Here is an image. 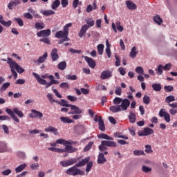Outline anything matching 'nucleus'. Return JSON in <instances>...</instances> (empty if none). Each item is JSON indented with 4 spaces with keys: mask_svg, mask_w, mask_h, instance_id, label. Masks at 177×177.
I'll return each instance as SVG.
<instances>
[{
    "mask_svg": "<svg viewBox=\"0 0 177 177\" xmlns=\"http://www.w3.org/2000/svg\"><path fill=\"white\" fill-rule=\"evenodd\" d=\"M7 63L11 69V73L14 76V80L17 79V73L19 74H23V73H24V68L20 67V65L17 64L16 62L12 60V58L8 57ZM15 70H17V72H16Z\"/></svg>",
    "mask_w": 177,
    "mask_h": 177,
    "instance_id": "obj_1",
    "label": "nucleus"
},
{
    "mask_svg": "<svg viewBox=\"0 0 177 177\" xmlns=\"http://www.w3.org/2000/svg\"><path fill=\"white\" fill-rule=\"evenodd\" d=\"M57 143L59 145H63L64 146H65L66 149V153H75V151L78 150V149L73 147L72 146V145H75L74 141H71V140L67 141L66 140L59 138L57 140Z\"/></svg>",
    "mask_w": 177,
    "mask_h": 177,
    "instance_id": "obj_2",
    "label": "nucleus"
},
{
    "mask_svg": "<svg viewBox=\"0 0 177 177\" xmlns=\"http://www.w3.org/2000/svg\"><path fill=\"white\" fill-rule=\"evenodd\" d=\"M79 166L75 164L74 166L68 168L66 170V174L67 175H71V176H77L78 175L84 176L85 175V172L79 169Z\"/></svg>",
    "mask_w": 177,
    "mask_h": 177,
    "instance_id": "obj_3",
    "label": "nucleus"
},
{
    "mask_svg": "<svg viewBox=\"0 0 177 177\" xmlns=\"http://www.w3.org/2000/svg\"><path fill=\"white\" fill-rule=\"evenodd\" d=\"M113 104H115V106H120V104H124V109H126L127 110H128V107L131 106V102L129 101V100L127 98L122 99L120 97H115L113 100Z\"/></svg>",
    "mask_w": 177,
    "mask_h": 177,
    "instance_id": "obj_4",
    "label": "nucleus"
},
{
    "mask_svg": "<svg viewBox=\"0 0 177 177\" xmlns=\"http://www.w3.org/2000/svg\"><path fill=\"white\" fill-rule=\"evenodd\" d=\"M32 75L35 77V80H37V82L40 84V85H46V88L52 86L53 84L51 80L48 83L46 80L42 79V77H41V76L36 73H32Z\"/></svg>",
    "mask_w": 177,
    "mask_h": 177,
    "instance_id": "obj_5",
    "label": "nucleus"
},
{
    "mask_svg": "<svg viewBox=\"0 0 177 177\" xmlns=\"http://www.w3.org/2000/svg\"><path fill=\"white\" fill-rule=\"evenodd\" d=\"M75 162H77V158H71V159L61 161L60 165L62 166L63 168H67V167H71V165H74Z\"/></svg>",
    "mask_w": 177,
    "mask_h": 177,
    "instance_id": "obj_6",
    "label": "nucleus"
},
{
    "mask_svg": "<svg viewBox=\"0 0 177 177\" xmlns=\"http://www.w3.org/2000/svg\"><path fill=\"white\" fill-rule=\"evenodd\" d=\"M55 38H58L59 39H64V41H70V38L68 37V33H67L64 30H59L56 32Z\"/></svg>",
    "mask_w": 177,
    "mask_h": 177,
    "instance_id": "obj_7",
    "label": "nucleus"
},
{
    "mask_svg": "<svg viewBox=\"0 0 177 177\" xmlns=\"http://www.w3.org/2000/svg\"><path fill=\"white\" fill-rule=\"evenodd\" d=\"M124 104H120V105H114L111 106L109 108V110L112 111V113H119V111H127V109L124 108Z\"/></svg>",
    "mask_w": 177,
    "mask_h": 177,
    "instance_id": "obj_8",
    "label": "nucleus"
},
{
    "mask_svg": "<svg viewBox=\"0 0 177 177\" xmlns=\"http://www.w3.org/2000/svg\"><path fill=\"white\" fill-rule=\"evenodd\" d=\"M159 115L161 118H164L165 121L166 122H171V115H169V113L165 111V109H161L159 111Z\"/></svg>",
    "mask_w": 177,
    "mask_h": 177,
    "instance_id": "obj_9",
    "label": "nucleus"
},
{
    "mask_svg": "<svg viewBox=\"0 0 177 177\" xmlns=\"http://www.w3.org/2000/svg\"><path fill=\"white\" fill-rule=\"evenodd\" d=\"M111 27L112 30H113L115 33H117V30L120 31V32H122V31H124V27L121 26V22H120V21H116L115 23L113 22Z\"/></svg>",
    "mask_w": 177,
    "mask_h": 177,
    "instance_id": "obj_10",
    "label": "nucleus"
},
{
    "mask_svg": "<svg viewBox=\"0 0 177 177\" xmlns=\"http://www.w3.org/2000/svg\"><path fill=\"white\" fill-rule=\"evenodd\" d=\"M154 133V131L149 127L145 128L143 131H140L138 133V136H149Z\"/></svg>",
    "mask_w": 177,
    "mask_h": 177,
    "instance_id": "obj_11",
    "label": "nucleus"
},
{
    "mask_svg": "<svg viewBox=\"0 0 177 177\" xmlns=\"http://www.w3.org/2000/svg\"><path fill=\"white\" fill-rule=\"evenodd\" d=\"M113 77V72L110 70H104L101 73L100 79L101 80H109Z\"/></svg>",
    "mask_w": 177,
    "mask_h": 177,
    "instance_id": "obj_12",
    "label": "nucleus"
},
{
    "mask_svg": "<svg viewBox=\"0 0 177 177\" xmlns=\"http://www.w3.org/2000/svg\"><path fill=\"white\" fill-rule=\"evenodd\" d=\"M51 34L50 29L47 30H43L39 32H37V36L39 37V38H46L49 37Z\"/></svg>",
    "mask_w": 177,
    "mask_h": 177,
    "instance_id": "obj_13",
    "label": "nucleus"
},
{
    "mask_svg": "<svg viewBox=\"0 0 177 177\" xmlns=\"http://www.w3.org/2000/svg\"><path fill=\"white\" fill-rule=\"evenodd\" d=\"M29 117H30V118H41L44 117V113L35 109H32L31 113L29 114Z\"/></svg>",
    "mask_w": 177,
    "mask_h": 177,
    "instance_id": "obj_14",
    "label": "nucleus"
},
{
    "mask_svg": "<svg viewBox=\"0 0 177 177\" xmlns=\"http://www.w3.org/2000/svg\"><path fill=\"white\" fill-rule=\"evenodd\" d=\"M84 59L86 60V63L88 64V67H90L91 68H94L95 67H96V62H95V60H93V59H92L88 56H85Z\"/></svg>",
    "mask_w": 177,
    "mask_h": 177,
    "instance_id": "obj_15",
    "label": "nucleus"
},
{
    "mask_svg": "<svg viewBox=\"0 0 177 177\" xmlns=\"http://www.w3.org/2000/svg\"><path fill=\"white\" fill-rule=\"evenodd\" d=\"M6 112L7 113V114H8V115H10L11 118H12L14 121H15V122H20V120H19V118L16 116V115L15 114V113H13V111H12V109H6Z\"/></svg>",
    "mask_w": 177,
    "mask_h": 177,
    "instance_id": "obj_16",
    "label": "nucleus"
},
{
    "mask_svg": "<svg viewBox=\"0 0 177 177\" xmlns=\"http://www.w3.org/2000/svg\"><path fill=\"white\" fill-rule=\"evenodd\" d=\"M71 109L72 110L71 112H69L68 114H82V111L75 105H71Z\"/></svg>",
    "mask_w": 177,
    "mask_h": 177,
    "instance_id": "obj_17",
    "label": "nucleus"
},
{
    "mask_svg": "<svg viewBox=\"0 0 177 177\" xmlns=\"http://www.w3.org/2000/svg\"><path fill=\"white\" fill-rule=\"evenodd\" d=\"M87 30H89V28L86 26V24L82 26L80 31L78 33L80 38H82L85 36Z\"/></svg>",
    "mask_w": 177,
    "mask_h": 177,
    "instance_id": "obj_18",
    "label": "nucleus"
},
{
    "mask_svg": "<svg viewBox=\"0 0 177 177\" xmlns=\"http://www.w3.org/2000/svg\"><path fill=\"white\" fill-rule=\"evenodd\" d=\"M17 5H20V0H11L8 5V8L9 10H12Z\"/></svg>",
    "mask_w": 177,
    "mask_h": 177,
    "instance_id": "obj_19",
    "label": "nucleus"
},
{
    "mask_svg": "<svg viewBox=\"0 0 177 177\" xmlns=\"http://www.w3.org/2000/svg\"><path fill=\"white\" fill-rule=\"evenodd\" d=\"M51 58L53 62H57L59 59V54L57 53V49L53 48L51 51Z\"/></svg>",
    "mask_w": 177,
    "mask_h": 177,
    "instance_id": "obj_20",
    "label": "nucleus"
},
{
    "mask_svg": "<svg viewBox=\"0 0 177 177\" xmlns=\"http://www.w3.org/2000/svg\"><path fill=\"white\" fill-rule=\"evenodd\" d=\"M107 159L104 157V154L103 153H100L98 154V158L97 160V164H104V162H106Z\"/></svg>",
    "mask_w": 177,
    "mask_h": 177,
    "instance_id": "obj_21",
    "label": "nucleus"
},
{
    "mask_svg": "<svg viewBox=\"0 0 177 177\" xmlns=\"http://www.w3.org/2000/svg\"><path fill=\"white\" fill-rule=\"evenodd\" d=\"M0 24H2L4 27H10V26H12V21L9 20L8 21H5L3 16L0 15Z\"/></svg>",
    "mask_w": 177,
    "mask_h": 177,
    "instance_id": "obj_22",
    "label": "nucleus"
},
{
    "mask_svg": "<svg viewBox=\"0 0 177 177\" xmlns=\"http://www.w3.org/2000/svg\"><path fill=\"white\" fill-rule=\"evenodd\" d=\"M126 5L129 10H135V9L138 8V6H136V4H135V3L132 2L131 1H127Z\"/></svg>",
    "mask_w": 177,
    "mask_h": 177,
    "instance_id": "obj_23",
    "label": "nucleus"
},
{
    "mask_svg": "<svg viewBox=\"0 0 177 177\" xmlns=\"http://www.w3.org/2000/svg\"><path fill=\"white\" fill-rule=\"evenodd\" d=\"M48 59V53L46 52L43 55L40 56L37 60V63L38 64H41L42 63H45V60Z\"/></svg>",
    "mask_w": 177,
    "mask_h": 177,
    "instance_id": "obj_24",
    "label": "nucleus"
},
{
    "mask_svg": "<svg viewBox=\"0 0 177 177\" xmlns=\"http://www.w3.org/2000/svg\"><path fill=\"white\" fill-rule=\"evenodd\" d=\"M45 132H52L54 135H58L57 129L56 127H53L52 126H49L48 127L44 129Z\"/></svg>",
    "mask_w": 177,
    "mask_h": 177,
    "instance_id": "obj_25",
    "label": "nucleus"
},
{
    "mask_svg": "<svg viewBox=\"0 0 177 177\" xmlns=\"http://www.w3.org/2000/svg\"><path fill=\"white\" fill-rule=\"evenodd\" d=\"M91 160V157H86L84 159H82L80 160L78 163L76 164V165H78L80 167H84V165L88 164L89 162V160Z\"/></svg>",
    "mask_w": 177,
    "mask_h": 177,
    "instance_id": "obj_26",
    "label": "nucleus"
},
{
    "mask_svg": "<svg viewBox=\"0 0 177 177\" xmlns=\"http://www.w3.org/2000/svg\"><path fill=\"white\" fill-rule=\"evenodd\" d=\"M26 168H27V164L23 163L15 168V172L16 174H20V172L26 169Z\"/></svg>",
    "mask_w": 177,
    "mask_h": 177,
    "instance_id": "obj_27",
    "label": "nucleus"
},
{
    "mask_svg": "<svg viewBox=\"0 0 177 177\" xmlns=\"http://www.w3.org/2000/svg\"><path fill=\"white\" fill-rule=\"evenodd\" d=\"M85 23L88 28H91V27H93V26H95V20H93V18H87L85 19Z\"/></svg>",
    "mask_w": 177,
    "mask_h": 177,
    "instance_id": "obj_28",
    "label": "nucleus"
},
{
    "mask_svg": "<svg viewBox=\"0 0 177 177\" xmlns=\"http://www.w3.org/2000/svg\"><path fill=\"white\" fill-rule=\"evenodd\" d=\"M12 112L14 114H16L17 117H19V118H23L24 117V114L23 113V111L19 110V108L15 107L12 109Z\"/></svg>",
    "mask_w": 177,
    "mask_h": 177,
    "instance_id": "obj_29",
    "label": "nucleus"
},
{
    "mask_svg": "<svg viewBox=\"0 0 177 177\" xmlns=\"http://www.w3.org/2000/svg\"><path fill=\"white\" fill-rule=\"evenodd\" d=\"M138 48L136 46H133L130 52L129 56L131 59H135L136 57V55H138Z\"/></svg>",
    "mask_w": 177,
    "mask_h": 177,
    "instance_id": "obj_30",
    "label": "nucleus"
},
{
    "mask_svg": "<svg viewBox=\"0 0 177 177\" xmlns=\"http://www.w3.org/2000/svg\"><path fill=\"white\" fill-rule=\"evenodd\" d=\"M99 129L100 131H104L106 129V127H104V121H103V118H102V116H99Z\"/></svg>",
    "mask_w": 177,
    "mask_h": 177,
    "instance_id": "obj_31",
    "label": "nucleus"
},
{
    "mask_svg": "<svg viewBox=\"0 0 177 177\" xmlns=\"http://www.w3.org/2000/svg\"><path fill=\"white\" fill-rule=\"evenodd\" d=\"M129 120L131 124H134V122L136 121V114H135V113L133 111H131L129 113Z\"/></svg>",
    "mask_w": 177,
    "mask_h": 177,
    "instance_id": "obj_32",
    "label": "nucleus"
},
{
    "mask_svg": "<svg viewBox=\"0 0 177 177\" xmlns=\"http://www.w3.org/2000/svg\"><path fill=\"white\" fill-rule=\"evenodd\" d=\"M98 139H106V140H114V138L110 137L109 135L105 133H101L97 136Z\"/></svg>",
    "mask_w": 177,
    "mask_h": 177,
    "instance_id": "obj_33",
    "label": "nucleus"
},
{
    "mask_svg": "<svg viewBox=\"0 0 177 177\" xmlns=\"http://www.w3.org/2000/svg\"><path fill=\"white\" fill-rule=\"evenodd\" d=\"M59 6H60V0H55L51 4V9L56 10Z\"/></svg>",
    "mask_w": 177,
    "mask_h": 177,
    "instance_id": "obj_34",
    "label": "nucleus"
},
{
    "mask_svg": "<svg viewBox=\"0 0 177 177\" xmlns=\"http://www.w3.org/2000/svg\"><path fill=\"white\" fill-rule=\"evenodd\" d=\"M60 120L64 124H73L74 122V120L68 118V117H61Z\"/></svg>",
    "mask_w": 177,
    "mask_h": 177,
    "instance_id": "obj_35",
    "label": "nucleus"
},
{
    "mask_svg": "<svg viewBox=\"0 0 177 177\" xmlns=\"http://www.w3.org/2000/svg\"><path fill=\"white\" fill-rule=\"evenodd\" d=\"M106 147H117V143L114 141L104 140Z\"/></svg>",
    "mask_w": 177,
    "mask_h": 177,
    "instance_id": "obj_36",
    "label": "nucleus"
},
{
    "mask_svg": "<svg viewBox=\"0 0 177 177\" xmlns=\"http://www.w3.org/2000/svg\"><path fill=\"white\" fill-rule=\"evenodd\" d=\"M153 21L156 23V24H158V26H161V24H162V19H161L158 15L153 17Z\"/></svg>",
    "mask_w": 177,
    "mask_h": 177,
    "instance_id": "obj_37",
    "label": "nucleus"
},
{
    "mask_svg": "<svg viewBox=\"0 0 177 177\" xmlns=\"http://www.w3.org/2000/svg\"><path fill=\"white\" fill-rule=\"evenodd\" d=\"M10 86V82L4 83L0 88V93H2V92H5V91H6V89H8Z\"/></svg>",
    "mask_w": 177,
    "mask_h": 177,
    "instance_id": "obj_38",
    "label": "nucleus"
},
{
    "mask_svg": "<svg viewBox=\"0 0 177 177\" xmlns=\"http://www.w3.org/2000/svg\"><path fill=\"white\" fill-rule=\"evenodd\" d=\"M57 103L64 107H71V104H69L68 102L66 101L65 100H61V101L59 102L57 101Z\"/></svg>",
    "mask_w": 177,
    "mask_h": 177,
    "instance_id": "obj_39",
    "label": "nucleus"
},
{
    "mask_svg": "<svg viewBox=\"0 0 177 177\" xmlns=\"http://www.w3.org/2000/svg\"><path fill=\"white\" fill-rule=\"evenodd\" d=\"M40 12L42 13L44 16H50L52 15H55V11L52 10H41Z\"/></svg>",
    "mask_w": 177,
    "mask_h": 177,
    "instance_id": "obj_40",
    "label": "nucleus"
},
{
    "mask_svg": "<svg viewBox=\"0 0 177 177\" xmlns=\"http://www.w3.org/2000/svg\"><path fill=\"white\" fill-rule=\"evenodd\" d=\"M115 138H119L120 139H124V140H128L129 138L127 135H123L121 133H115L114 134Z\"/></svg>",
    "mask_w": 177,
    "mask_h": 177,
    "instance_id": "obj_41",
    "label": "nucleus"
},
{
    "mask_svg": "<svg viewBox=\"0 0 177 177\" xmlns=\"http://www.w3.org/2000/svg\"><path fill=\"white\" fill-rule=\"evenodd\" d=\"M57 67L59 68V70H66V67H67V63H66L65 61H63L62 62H59L57 65Z\"/></svg>",
    "mask_w": 177,
    "mask_h": 177,
    "instance_id": "obj_42",
    "label": "nucleus"
},
{
    "mask_svg": "<svg viewBox=\"0 0 177 177\" xmlns=\"http://www.w3.org/2000/svg\"><path fill=\"white\" fill-rule=\"evenodd\" d=\"M35 28L37 30H44L45 28V24L44 22H37L35 25Z\"/></svg>",
    "mask_w": 177,
    "mask_h": 177,
    "instance_id": "obj_43",
    "label": "nucleus"
},
{
    "mask_svg": "<svg viewBox=\"0 0 177 177\" xmlns=\"http://www.w3.org/2000/svg\"><path fill=\"white\" fill-rule=\"evenodd\" d=\"M152 88L155 92H160L161 91V84L155 83L152 84Z\"/></svg>",
    "mask_w": 177,
    "mask_h": 177,
    "instance_id": "obj_44",
    "label": "nucleus"
},
{
    "mask_svg": "<svg viewBox=\"0 0 177 177\" xmlns=\"http://www.w3.org/2000/svg\"><path fill=\"white\" fill-rule=\"evenodd\" d=\"M97 52H98V55H103V52L104 50V45L103 44H98L97 46Z\"/></svg>",
    "mask_w": 177,
    "mask_h": 177,
    "instance_id": "obj_45",
    "label": "nucleus"
},
{
    "mask_svg": "<svg viewBox=\"0 0 177 177\" xmlns=\"http://www.w3.org/2000/svg\"><path fill=\"white\" fill-rule=\"evenodd\" d=\"M98 149L100 151H104L107 150V146L106 145L104 140L101 142V145L99 146Z\"/></svg>",
    "mask_w": 177,
    "mask_h": 177,
    "instance_id": "obj_46",
    "label": "nucleus"
},
{
    "mask_svg": "<svg viewBox=\"0 0 177 177\" xmlns=\"http://www.w3.org/2000/svg\"><path fill=\"white\" fill-rule=\"evenodd\" d=\"M92 146H93V141H91L88 143V145H86L84 148V151L86 152V151H89V150H91V149H92Z\"/></svg>",
    "mask_w": 177,
    "mask_h": 177,
    "instance_id": "obj_47",
    "label": "nucleus"
},
{
    "mask_svg": "<svg viewBox=\"0 0 177 177\" xmlns=\"http://www.w3.org/2000/svg\"><path fill=\"white\" fill-rule=\"evenodd\" d=\"M92 167H93V162L90 161L87 163L86 167V174L91 172V169H92Z\"/></svg>",
    "mask_w": 177,
    "mask_h": 177,
    "instance_id": "obj_48",
    "label": "nucleus"
},
{
    "mask_svg": "<svg viewBox=\"0 0 177 177\" xmlns=\"http://www.w3.org/2000/svg\"><path fill=\"white\" fill-rule=\"evenodd\" d=\"M166 103L171 104V102H175V97L174 95H169L165 98Z\"/></svg>",
    "mask_w": 177,
    "mask_h": 177,
    "instance_id": "obj_49",
    "label": "nucleus"
},
{
    "mask_svg": "<svg viewBox=\"0 0 177 177\" xmlns=\"http://www.w3.org/2000/svg\"><path fill=\"white\" fill-rule=\"evenodd\" d=\"M59 87L62 88V89H69L70 84L68 82H62L59 84Z\"/></svg>",
    "mask_w": 177,
    "mask_h": 177,
    "instance_id": "obj_50",
    "label": "nucleus"
},
{
    "mask_svg": "<svg viewBox=\"0 0 177 177\" xmlns=\"http://www.w3.org/2000/svg\"><path fill=\"white\" fill-rule=\"evenodd\" d=\"M162 70H164V66L162 65H159L158 68L156 69V71H157L158 75H162Z\"/></svg>",
    "mask_w": 177,
    "mask_h": 177,
    "instance_id": "obj_51",
    "label": "nucleus"
},
{
    "mask_svg": "<svg viewBox=\"0 0 177 177\" xmlns=\"http://www.w3.org/2000/svg\"><path fill=\"white\" fill-rule=\"evenodd\" d=\"M15 21L17 23V24L19 26V27H23L24 26V22L23 21V19L20 18H14Z\"/></svg>",
    "mask_w": 177,
    "mask_h": 177,
    "instance_id": "obj_52",
    "label": "nucleus"
},
{
    "mask_svg": "<svg viewBox=\"0 0 177 177\" xmlns=\"http://www.w3.org/2000/svg\"><path fill=\"white\" fill-rule=\"evenodd\" d=\"M47 97H48L50 103H57V101H56L55 99H53V95H52L51 93H48Z\"/></svg>",
    "mask_w": 177,
    "mask_h": 177,
    "instance_id": "obj_53",
    "label": "nucleus"
},
{
    "mask_svg": "<svg viewBox=\"0 0 177 177\" xmlns=\"http://www.w3.org/2000/svg\"><path fill=\"white\" fill-rule=\"evenodd\" d=\"M136 73H137V74H144L145 70L142 66H137L136 68Z\"/></svg>",
    "mask_w": 177,
    "mask_h": 177,
    "instance_id": "obj_54",
    "label": "nucleus"
},
{
    "mask_svg": "<svg viewBox=\"0 0 177 177\" xmlns=\"http://www.w3.org/2000/svg\"><path fill=\"white\" fill-rule=\"evenodd\" d=\"M71 26H73L72 23H68V24H66L63 28V31H64L65 32L68 34V28H70V27H71Z\"/></svg>",
    "mask_w": 177,
    "mask_h": 177,
    "instance_id": "obj_55",
    "label": "nucleus"
},
{
    "mask_svg": "<svg viewBox=\"0 0 177 177\" xmlns=\"http://www.w3.org/2000/svg\"><path fill=\"white\" fill-rule=\"evenodd\" d=\"M134 156H144L145 151L143 150H134L133 151Z\"/></svg>",
    "mask_w": 177,
    "mask_h": 177,
    "instance_id": "obj_56",
    "label": "nucleus"
},
{
    "mask_svg": "<svg viewBox=\"0 0 177 177\" xmlns=\"http://www.w3.org/2000/svg\"><path fill=\"white\" fill-rule=\"evenodd\" d=\"M145 153H147L148 154H151V153H153L151 145H145Z\"/></svg>",
    "mask_w": 177,
    "mask_h": 177,
    "instance_id": "obj_57",
    "label": "nucleus"
},
{
    "mask_svg": "<svg viewBox=\"0 0 177 177\" xmlns=\"http://www.w3.org/2000/svg\"><path fill=\"white\" fill-rule=\"evenodd\" d=\"M2 175H3L4 176H8V175H10V174H12V169H7L6 170H3L1 172Z\"/></svg>",
    "mask_w": 177,
    "mask_h": 177,
    "instance_id": "obj_58",
    "label": "nucleus"
},
{
    "mask_svg": "<svg viewBox=\"0 0 177 177\" xmlns=\"http://www.w3.org/2000/svg\"><path fill=\"white\" fill-rule=\"evenodd\" d=\"M66 80H71V81H75L77 80V75H66Z\"/></svg>",
    "mask_w": 177,
    "mask_h": 177,
    "instance_id": "obj_59",
    "label": "nucleus"
},
{
    "mask_svg": "<svg viewBox=\"0 0 177 177\" xmlns=\"http://www.w3.org/2000/svg\"><path fill=\"white\" fill-rule=\"evenodd\" d=\"M143 103H145V104H149L150 103V97H149V95L144 96Z\"/></svg>",
    "mask_w": 177,
    "mask_h": 177,
    "instance_id": "obj_60",
    "label": "nucleus"
},
{
    "mask_svg": "<svg viewBox=\"0 0 177 177\" xmlns=\"http://www.w3.org/2000/svg\"><path fill=\"white\" fill-rule=\"evenodd\" d=\"M122 92V90L121 89V87L116 86L115 93V95H118V96H121V93Z\"/></svg>",
    "mask_w": 177,
    "mask_h": 177,
    "instance_id": "obj_61",
    "label": "nucleus"
},
{
    "mask_svg": "<svg viewBox=\"0 0 177 177\" xmlns=\"http://www.w3.org/2000/svg\"><path fill=\"white\" fill-rule=\"evenodd\" d=\"M67 99L68 100H70V102H77V100H78V98H77V97L73 95H68Z\"/></svg>",
    "mask_w": 177,
    "mask_h": 177,
    "instance_id": "obj_62",
    "label": "nucleus"
},
{
    "mask_svg": "<svg viewBox=\"0 0 177 177\" xmlns=\"http://www.w3.org/2000/svg\"><path fill=\"white\" fill-rule=\"evenodd\" d=\"M164 89H165V91H166V92H172V91H174V86H165Z\"/></svg>",
    "mask_w": 177,
    "mask_h": 177,
    "instance_id": "obj_63",
    "label": "nucleus"
},
{
    "mask_svg": "<svg viewBox=\"0 0 177 177\" xmlns=\"http://www.w3.org/2000/svg\"><path fill=\"white\" fill-rule=\"evenodd\" d=\"M61 5L62 8H66L68 5V0H61Z\"/></svg>",
    "mask_w": 177,
    "mask_h": 177,
    "instance_id": "obj_64",
    "label": "nucleus"
}]
</instances>
